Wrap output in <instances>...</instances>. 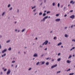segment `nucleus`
<instances>
[{
  "mask_svg": "<svg viewBox=\"0 0 75 75\" xmlns=\"http://www.w3.org/2000/svg\"><path fill=\"white\" fill-rule=\"evenodd\" d=\"M61 72V71H59L57 72V74H58V73H60Z\"/></svg>",
  "mask_w": 75,
  "mask_h": 75,
  "instance_id": "nucleus-31",
  "label": "nucleus"
},
{
  "mask_svg": "<svg viewBox=\"0 0 75 75\" xmlns=\"http://www.w3.org/2000/svg\"><path fill=\"white\" fill-rule=\"evenodd\" d=\"M46 15V14L44 13L43 14V16H45Z\"/></svg>",
  "mask_w": 75,
  "mask_h": 75,
  "instance_id": "nucleus-25",
  "label": "nucleus"
},
{
  "mask_svg": "<svg viewBox=\"0 0 75 75\" xmlns=\"http://www.w3.org/2000/svg\"><path fill=\"white\" fill-rule=\"evenodd\" d=\"M52 5L53 6H55V3H53Z\"/></svg>",
  "mask_w": 75,
  "mask_h": 75,
  "instance_id": "nucleus-29",
  "label": "nucleus"
},
{
  "mask_svg": "<svg viewBox=\"0 0 75 75\" xmlns=\"http://www.w3.org/2000/svg\"><path fill=\"white\" fill-rule=\"evenodd\" d=\"M17 65H16V68H17Z\"/></svg>",
  "mask_w": 75,
  "mask_h": 75,
  "instance_id": "nucleus-53",
  "label": "nucleus"
},
{
  "mask_svg": "<svg viewBox=\"0 0 75 75\" xmlns=\"http://www.w3.org/2000/svg\"><path fill=\"white\" fill-rule=\"evenodd\" d=\"M24 54H25V52H24Z\"/></svg>",
  "mask_w": 75,
  "mask_h": 75,
  "instance_id": "nucleus-64",
  "label": "nucleus"
},
{
  "mask_svg": "<svg viewBox=\"0 0 75 75\" xmlns=\"http://www.w3.org/2000/svg\"><path fill=\"white\" fill-rule=\"evenodd\" d=\"M57 64H56L55 65L52 66L51 67V68H54V67H57Z\"/></svg>",
  "mask_w": 75,
  "mask_h": 75,
  "instance_id": "nucleus-3",
  "label": "nucleus"
},
{
  "mask_svg": "<svg viewBox=\"0 0 75 75\" xmlns=\"http://www.w3.org/2000/svg\"><path fill=\"white\" fill-rule=\"evenodd\" d=\"M8 7H10V4H9L8 6Z\"/></svg>",
  "mask_w": 75,
  "mask_h": 75,
  "instance_id": "nucleus-34",
  "label": "nucleus"
},
{
  "mask_svg": "<svg viewBox=\"0 0 75 75\" xmlns=\"http://www.w3.org/2000/svg\"><path fill=\"white\" fill-rule=\"evenodd\" d=\"M43 55H44V54H43V55H42L41 56V57H42L43 56Z\"/></svg>",
  "mask_w": 75,
  "mask_h": 75,
  "instance_id": "nucleus-50",
  "label": "nucleus"
},
{
  "mask_svg": "<svg viewBox=\"0 0 75 75\" xmlns=\"http://www.w3.org/2000/svg\"><path fill=\"white\" fill-rule=\"evenodd\" d=\"M75 17V16L72 15L70 16V18H74Z\"/></svg>",
  "mask_w": 75,
  "mask_h": 75,
  "instance_id": "nucleus-5",
  "label": "nucleus"
},
{
  "mask_svg": "<svg viewBox=\"0 0 75 75\" xmlns=\"http://www.w3.org/2000/svg\"><path fill=\"white\" fill-rule=\"evenodd\" d=\"M6 55V54H4L3 55H2L1 57H5V56Z\"/></svg>",
  "mask_w": 75,
  "mask_h": 75,
  "instance_id": "nucleus-10",
  "label": "nucleus"
},
{
  "mask_svg": "<svg viewBox=\"0 0 75 75\" xmlns=\"http://www.w3.org/2000/svg\"><path fill=\"white\" fill-rule=\"evenodd\" d=\"M61 47H62V48H63V46H61Z\"/></svg>",
  "mask_w": 75,
  "mask_h": 75,
  "instance_id": "nucleus-62",
  "label": "nucleus"
},
{
  "mask_svg": "<svg viewBox=\"0 0 75 75\" xmlns=\"http://www.w3.org/2000/svg\"><path fill=\"white\" fill-rule=\"evenodd\" d=\"M33 56H34V57H37V56H38L37 54H36L35 53V54Z\"/></svg>",
  "mask_w": 75,
  "mask_h": 75,
  "instance_id": "nucleus-9",
  "label": "nucleus"
},
{
  "mask_svg": "<svg viewBox=\"0 0 75 75\" xmlns=\"http://www.w3.org/2000/svg\"><path fill=\"white\" fill-rule=\"evenodd\" d=\"M57 6L59 7V3H58L57 4Z\"/></svg>",
  "mask_w": 75,
  "mask_h": 75,
  "instance_id": "nucleus-27",
  "label": "nucleus"
},
{
  "mask_svg": "<svg viewBox=\"0 0 75 75\" xmlns=\"http://www.w3.org/2000/svg\"><path fill=\"white\" fill-rule=\"evenodd\" d=\"M40 47L41 48V47H42V46H41V45L40 46Z\"/></svg>",
  "mask_w": 75,
  "mask_h": 75,
  "instance_id": "nucleus-56",
  "label": "nucleus"
},
{
  "mask_svg": "<svg viewBox=\"0 0 75 75\" xmlns=\"http://www.w3.org/2000/svg\"><path fill=\"white\" fill-rule=\"evenodd\" d=\"M51 58H47L46 59H47V60H48V59H51Z\"/></svg>",
  "mask_w": 75,
  "mask_h": 75,
  "instance_id": "nucleus-21",
  "label": "nucleus"
},
{
  "mask_svg": "<svg viewBox=\"0 0 75 75\" xmlns=\"http://www.w3.org/2000/svg\"><path fill=\"white\" fill-rule=\"evenodd\" d=\"M74 73H70L69 74L70 75H74Z\"/></svg>",
  "mask_w": 75,
  "mask_h": 75,
  "instance_id": "nucleus-23",
  "label": "nucleus"
},
{
  "mask_svg": "<svg viewBox=\"0 0 75 75\" xmlns=\"http://www.w3.org/2000/svg\"><path fill=\"white\" fill-rule=\"evenodd\" d=\"M45 2H46V0L44 1V3H45Z\"/></svg>",
  "mask_w": 75,
  "mask_h": 75,
  "instance_id": "nucleus-59",
  "label": "nucleus"
},
{
  "mask_svg": "<svg viewBox=\"0 0 75 75\" xmlns=\"http://www.w3.org/2000/svg\"><path fill=\"white\" fill-rule=\"evenodd\" d=\"M72 27H73V25H72L71 26V28H72Z\"/></svg>",
  "mask_w": 75,
  "mask_h": 75,
  "instance_id": "nucleus-51",
  "label": "nucleus"
},
{
  "mask_svg": "<svg viewBox=\"0 0 75 75\" xmlns=\"http://www.w3.org/2000/svg\"><path fill=\"white\" fill-rule=\"evenodd\" d=\"M47 18H48V16H46L45 17L43 18V20L45 21V19H47Z\"/></svg>",
  "mask_w": 75,
  "mask_h": 75,
  "instance_id": "nucleus-4",
  "label": "nucleus"
},
{
  "mask_svg": "<svg viewBox=\"0 0 75 75\" xmlns=\"http://www.w3.org/2000/svg\"><path fill=\"white\" fill-rule=\"evenodd\" d=\"M37 39H38L37 38H35V40H37Z\"/></svg>",
  "mask_w": 75,
  "mask_h": 75,
  "instance_id": "nucleus-54",
  "label": "nucleus"
},
{
  "mask_svg": "<svg viewBox=\"0 0 75 75\" xmlns=\"http://www.w3.org/2000/svg\"><path fill=\"white\" fill-rule=\"evenodd\" d=\"M74 3H75V2H73L72 3V4H74Z\"/></svg>",
  "mask_w": 75,
  "mask_h": 75,
  "instance_id": "nucleus-45",
  "label": "nucleus"
},
{
  "mask_svg": "<svg viewBox=\"0 0 75 75\" xmlns=\"http://www.w3.org/2000/svg\"><path fill=\"white\" fill-rule=\"evenodd\" d=\"M11 66L12 67H13V64H12Z\"/></svg>",
  "mask_w": 75,
  "mask_h": 75,
  "instance_id": "nucleus-49",
  "label": "nucleus"
},
{
  "mask_svg": "<svg viewBox=\"0 0 75 75\" xmlns=\"http://www.w3.org/2000/svg\"><path fill=\"white\" fill-rule=\"evenodd\" d=\"M67 28V27H65V29H66V28Z\"/></svg>",
  "mask_w": 75,
  "mask_h": 75,
  "instance_id": "nucleus-60",
  "label": "nucleus"
},
{
  "mask_svg": "<svg viewBox=\"0 0 75 75\" xmlns=\"http://www.w3.org/2000/svg\"><path fill=\"white\" fill-rule=\"evenodd\" d=\"M46 64L47 65H49V62H47L46 63Z\"/></svg>",
  "mask_w": 75,
  "mask_h": 75,
  "instance_id": "nucleus-15",
  "label": "nucleus"
},
{
  "mask_svg": "<svg viewBox=\"0 0 75 75\" xmlns=\"http://www.w3.org/2000/svg\"><path fill=\"white\" fill-rule=\"evenodd\" d=\"M73 56L75 57V55H74V54H73Z\"/></svg>",
  "mask_w": 75,
  "mask_h": 75,
  "instance_id": "nucleus-61",
  "label": "nucleus"
},
{
  "mask_svg": "<svg viewBox=\"0 0 75 75\" xmlns=\"http://www.w3.org/2000/svg\"><path fill=\"white\" fill-rule=\"evenodd\" d=\"M65 8H66V7H64V9H65Z\"/></svg>",
  "mask_w": 75,
  "mask_h": 75,
  "instance_id": "nucleus-57",
  "label": "nucleus"
},
{
  "mask_svg": "<svg viewBox=\"0 0 75 75\" xmlns=\"http://www.w3.org/2000/svg\"><path fill=\"white\" fill-rule=\"evenodd\" d=\"M72 41H74V42H75V40H72Z\"/></svg>",
  "mask_w": 75,
  "mask_h": 75,
  "instance_id": "nucleus-43",
  "label": "nucleus"
},
{
  "mask_svg": "<svg viewBox=\"0 0 75 75\" xmlns=\"http://www.w3.org/2000/svg\"><path fill=\"white\" fill-rule=\"evenodd\" d=\"M51 17L50 16H49L48 18H50Z\"/></svg>",
  "mask_w": 75,
  "mask_h": 75,
  "instance_id": "nucleus-58",
  "label": "nucleus"
},
{
  "mask_svg": "<svg viewBox=\"0 0 75 75\" xmlns=\"http://www.w3.org/2000/svg\"><path fill=\"white\" fill-rule=\"evenodd\" d=\"M73 2V1L71 0L70 1V3H72Z\"/></svg>",
  "mask_w": 75,
  "mask_h": 75,
  "instance_id": "nucleus-24",
  "label": "nucleus"
},
{
  "mask_svg": "<svg viewBox=\"0 0 75 75\" xmlns=\"http://www.w3.org/2000/svg\"><path fill=\"white\" fill-rule=\"evenodd\" d=\"M48 41L47 40H46L45 41V42H44L42 44V45H44L45 44V45H47L48 43Z\"/></svg>",
  "mask_w": 75,
  "mask_h": 75,
  "instance_id": "nucleus-1",
  "label": "nucleus"
},
{
  "mask_svg": "<svg viewBox=\"0 0 75 75\" xmlns=\"http://www.w3.org/2000/svg\"><path fill=\"white\" fill-rule=\"evenodd\" d=\"M62 44V43H61V42H60L57 45L58 46H59V45H61Z\"/></svg>",
  "mask_w": 75,
  "mask_h": 75,
  "instance_id": "nucleus-8",
  "label": "nucleus"
},
{
  "mask_svg": "<svg viewBox=\"0 0 75 75\" xmlns=\"http://www.w3.org/2000/svg\"><path fill=\"white\" fill-rule=\"evenodd\" d=\"M7 71V69H5L4 70V71Z\"/></svg>",
  "mask_w": 75,
  "mask_h": 75,
  "instance_id": "nucleus-38",
  "label": "nucleus"
},
{
  "mask_svg": "<svg viewBox=\"0 0 75 75\" xmlns=\"http://www.w3.org/2000/svg\"><path fill=\"white\" fill-rule=\"evenodd\" d=\"M25 29H23L22 30V32L23 33V32H24V31H25Z\"/></svg>",
  "mask_w": 75,
  "mask_h": 75,
  "instance_id": "nucleus-13",
  "label": "nucleus"
},
{
  "mask_svg": "<svg viewBox=\"0 0 75 75\" xmlns=\"http://www.w3.org/2000/svg\"><path fill=\"white\" fill-rule=\"evenodd\" d=\"M10 72H11L10 70L8 69L6 73L7 75H9V74L10 73Z\"/></svg>",
  "mask_w": 75,
  "mask_h": 75,
  "instance_id": "nucleus-2",
  "label": "nucleus"
},
{
  "mask_svg": "<svg viewBox=\"0 0 75 75\" xmlns=\"http://www.w3.org/2000/svg\"><path fill=\"white\" fill-rule=\"evenodd\" d=\"M73 10H71V11H70V12H73Z\"/></svg>",
  "mask_w": 75,
  "mask_h": 75,
  "instance_id": "nucleus-42",
  "label": "nucleus"
},
{
  "mask_svg": "<svg viewBox=\"0 0 75 75\" xmlns=\"http://www.w3.org/2000/svg\"><path fill=\"white\" fill-rule=\"evenodd\" d=\"M56 16H57V17H58V16H59V14H57L56 15Z\"/></svg>",
  "mask_w": 75,
  "mask_h": 75,
  "instance_id": "nucleus-30",
  "label": "nucleus"
},
{
  "mask_svg": "<svg viewBox=\"0 0 75 75\" xmlns=\"http://www.w3.org/2000/svg\"><path fill=\"white\" fill-rule=\"evenodd\" d=\"M50 13V11H47V14H48V13Z\"/></svg>",
  "mask_w": 75,
  "mask_h": 75,
  "instance_id": "nucleus-37",
  "label": "nucleus"
},
{
  "mask_svg": "<svg viewBox=\"0 0 75 75\" xmlns=\"http://www.w3.org/2000/svg\"><path fill=\"white\" fill-rule=\"evenodd\" d=\"M60 60H61V59L60 58H59L58 59L57 61H60Z\"/></svg>",
  "mask_w": 75,
  "mask_h": 75,
  "instance_id": "nucleus-22",
  "label": "nucleus"
},
{
  "mask_svg": "<svg viewBox=\"0 0 75 75\" xmlns=\"http://www.w3.org/2000/svg\"><path fill=\"white\" fill-rule=\"evenodd\" d=\"M10 40H8V41H7L6 42V43H8V42H10Z\"/></svg>",
  "mask_w": 75,
  "mask_h": 75,
  "instance_id": "nucleus-26",
  "label": "nucleus"
},
{
  "mask_svg": "<svg viewBox=\"0 0 75 75\" xmlns=\"http://www.w3.org/2000/svg\"><path fill=\"white\" fill-rule=\"evenodd\" d=\"M71 57H72V56L71 55H70L68 57V59H69V58H71Z\"/></svg>",
  "mask_w": 75,
  "mask_h": 75,
  "instance_id": "nucleus-14",
  "label": "nucleus"
},
{
  "mask_svg": "<svg viewBox=\"0 0 75 75\" xmlns=\"http://www.w3.org/2000/svg\"><path fill=\"white\" fill-rule=\"evenodd\" d=\"M44 13H46V12H47V11H44Z\"/></svg>",
  "mask_w": 75,
  "mask_h": 75,
  "instance_id": "nucleus-47",
  "label": "nucleus"
},
{
  "mask_svg": "<svg viewBox=\"0 0 75 75\" xmlns=\"http://www.w3.org/2000/svg\"><path fill=\"white\" fill-rule=\"evenodd\" d=\"M42 12H40L39 13V15H42Z\"/></svg>",
  "mask_w": 75,
  "mask_h": 75,
  "instance_id": "nucleus-19",
  "label": "nucleus"
},
{
  "mask_svg": "<svg viewBox=\"0 0 75 75\" xmlns=\"http://www.w3.org/2000/svg\"><path fill=\"white\" fill-rule=\"evenodd\" d=\"M67 15L65 14V15L64 16V17H67Z\"/></svg>",
  "mask_w": 75,
  "mask_h": 75,
  "instance_id": "nucleus-33",
  "label": "nucleus"
},
{
  "mask_svg": "<svg viewBox=\"0 0 75 75\" xmlns=\"http://www.w3.org/2000/svg\"><path fill=\"white\" fill-rule=\"evenodd\" d=\"M5 13V12H3V13H2V16H4V14Z\"/></svg>",
  "mask_w": 75,
  "mask_h": 75,
  "instance_id": "nucleus-35",
  "label": "nucleus"
},
{
  "mask_svg": "<svg viewBox=\"0 0 75 75\" xmlns=\"http://www.w3.org/2000/svg\"><path fill=\"white\" fill-rule=\"evenodd\" d=\"M61 19H57L55 20V21H59Z\"/></svg>",
  "mask_w": 75,
  "mask_h": 75,
  "instance_id": "nucleus-7",
  "label": "nucleus"
},
{
  "mask_svg": "<svg viewBox=\"0 0 75 75\" xmlns=\"http://www.w3.org/2000/svg\"><path fill=\"white\" fill-rule=\"evenodd\" d=\"M6 51H7V49H5L4 50L2 51V53H4Z\"/></svg>",
  "mask_w": 75,
  "mask_h": 75,
  "instance_id": "nucleus-6",
  "label": "nucleus"
},
{
  "mask_svg": "<svg viewBox=\"0 0 75 75\" xmlns=\"http://www.w3.org/2000/svg\"><path fill=\"white\" fill-rule=\"evenodd\" d=\"M71 62L69 61V60H67V63H69H69H70V62Z\"/></svg>",
  "mask_w": 75,
  "mask_h": 75,
  "instance_id": "nucleus-11",
  "label": "nucleus"
},
{
  "mask_svg": "<svg viewBox=\"0 0 75 75\" xmlns=\"http://www.w3.org/2000/svg\"><path fill=\"white\" fill-rule=\"evenodd\" d=\"M8 50H9V51H10V50H11V48L10 47V48L8 49Z\"/></svg>",
  "mask_w": 75,
  "mask_h": 75,
  "instance_id": "nucleus-16",
  "label": "nucleus"
},
{
  "mask_svg": "<svg viewBox=\"0 0 75 75\" xmlns=\"http://www.w3.org/2000/svg\"><path fill=\"white\" fill-rule=\"evenodd\" d=\"M45 64V62H42V65L43 64Z\"/></svg>",
  "mask_w": 75,
  "mask_h": 75,
  "instance_id": "nucleus-17",
  "label": "nucleus"
},
{
  "mask_svg": "<svg viewBox=\"0 0 75 75\" xmlns=\"http://www.w3.org/2000/svg\"><path fill=\"white\" fill-rule=\"evenodd\" d=\"M60 53H59L58 54V56H59V55H60Z\"/></svg>",
  "mask_w": 75,
  "mask_h": 75,
  "instance_id": "nucleus-40",
  "label": "nucleus"
},
{
  "mask_svg": "<svg viewBox=\"0 0 75 75\" xmlns=\"http://www.w3.org/2000/svg\"><path fill=\"white\" fill-rule=\"evenodd\" d=\"M71 70V69H69L68 70H67V72H68V71H70Z\"/></svg>",
  "mask_w": 75,
  "mask_h": 75,
  "instance_id": "nucleus-18",
  "label": "nucleus"
},
{
  "mask_svg": "<svg viewBox=\"0 0 75 75\" xmlns=\"http://www.w3.org/2000/svg\"><path fill=\"white\" fill-rule=\"evenodd\" d=\"M9 10H12V7L10 8Z\"/></svg>",
  "mask_w": 75,
  "mask_h": 75,
  "instance_id": "nucleus-36",
  "label": "nucleus"
},
{
  "mask_svg": "<svg viewBox=\"0 0 75 75\" xmlns=\"http://www.w3.org/2000/svg\"><path fill=\"white\" fill-rule=\"evenodd\" d=\"M37 14V13H35V14Z\"/></svg>",
  "mask_w": 75,
  "mask_h": 75,
  "instance_id": "nucleus-63",
  "label": "nucleus"
},
{
  "mask_svg": "<svg viewBox=\"0 0 75 75\" xmlns=\"http://www.w3.org/2000/svg\"><path fill=\"white\" fill-rule=\"evenodd\" d=\"M54 61V59L52 60V61Z\"/></svg>",
  "mask_w": 75,
  "mask_h": 75,
  "instance_id": "nucleus-52",
  "label": "nucleus"
},
{
  "mask_svg": "<svg viewBox=\"0 0 75 75\" xmlns=\"http://www.w3.org/2000/svg\"><path fill=\"white\" fill-rule=\"evenodd\" d=\"M47 50V48H45V50Z\"/></svg>",
  "mask_w": 75,
  "mask_h": 75,
  "instance_id": "nucleus-46",
  "label": "nucleus"
},
{
  "mask_svg": "<svg viewBox=\"0 0 75 75\" xmlns=\"http://www.w3.org/2000/svg\"><path fill=\"white\" fill-rule=\"evenodd\" d=\"M3 74V72H1V74Z\"/></svg>",
  "mask_w": 75,
  "mask_h": 75,
  "instance_id": "nucleus-55",
  "label": "nucleus"
},
{
  "mask_svg": "<svg viewBox=\"0 0 75 75\" xmlns=\"http://www.w3.org/2000/svg\"><path fill=\"white\" fill-rule=\"evenodd\" d=\"M15 61H13L12 62V63H14V62H15Z\"/></svg>",
  "mask_w": 75,
  "mask_h": 75,
  "instance_id": "nucleus-39",
  "label": "nucleus"
},
{
  "mask_svg": "<svg viewBox=\"0 0 75 75\" xmlns=\"http://www.w3.org/2000/svg\"><path fill=\"white\" fill-rule=\"evenodd\" d=\"M31 69V68H30L29 69V71H30Z\"/></svg>",
  "mask_w": 75,
  "mask_h": 75,
  "instance_id": "nucleus-41",
  "label": "nucleus"
},
{
  "mask_svg": "<svg viewBox=\"0 0 75 75\" xmlns=\"http://www.w3.org/2000/svg\"><path fill=\"white\" fill-rule=\"evenodd\" d=\"M74 49H75V47H72V48L70 50V51H72V50H74Z\"/></svg>",
  "mask_w": 75,
  "mask_h": 75,
  "instance_id": "nucleus-12",
  "label": "nucleus"
},
{
  "mask_svg": "<svg viewBox=\"0 0 75 75\" xmlns=\"http://www.w3.org/2000/svg\"><path fill=\"white\" fill-rule=\"evenodd\" d=\"M36 10V9H35L33 10V11H35Z\"/></svg>",
  "mask_w": 75,
  "mask_h": 75,
  "instance_id": "nucleus-48",
  "label": "nucleus"
},
{
  "mask_svg": "<svg viewBox=\"0 0 75 75\" xmlns=\"http://www.w3.org/2000/svg\"><path fill=\"white\" fill-rule=\"evenodd\" d=\"M38 64H39V62H38L36 64V65H38Z\"/></svg>",
  "mask_w": 75,
  "mask_h": 75,
  "instance_id": "nucleus-28",
  "label": "nucleus"
},
{
  "mask_svg": "<svg viewBox=\"0 0 75 75\" xmlns=\"http://www.w3.org/2000/svg\"><path fill=\"white\" fill-rule=\"evenodd\" d=\"M54 40H55V39H56V37H54Z\"/></svg>",
  "mask_w": 75,
  "mask_h": 75,
  "instance_id": "nucleus-44",
  "label": "nucleus"
},
{
  "mask_svg": "<svg viewBox=\"0 0 75 75\" xmlns=\"http://www.w3.org/2000/svg\"><path fill=\"white\" fill-rule=\"evenodd\" d=\"M34 8H35V6L34 7H32V9H34Z\"/></svg>",
  "mask_w": 75,
  "mask_h": 75,
  "instance_id": "nucleus-32",
  "label": "nucleus"
},
{
  "mask_svg": "<svg viewBox=\"0 0 75 75\" xmlns=\"http://www.w3.org/2000/svg\"><path fill=\"white\" fill-rule=\"evenodd\" d=\"M65 37H68V35H67V34H65Z\"/></svg>",
  "mask_w": 75,
  "mask_h": 75,
  "instance_id": "nucleus-20",
  "label": "nucleus"
}]
</instances>
